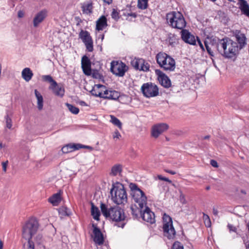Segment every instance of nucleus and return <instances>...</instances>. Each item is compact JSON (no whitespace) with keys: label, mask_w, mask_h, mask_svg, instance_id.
I'll use <instances>...</instances> for the list:
<instances>
[{"label":"nucleus","mask_w":249,"mask_h":249,"mask_svg":"<svg viewBox=\"0 0 249 249\" xmlns=\"http://www.w3.org/2000/svg\"><path fill=\"white\" fill-rule=\"evenodd\" d=\"M210 44L225 58H232L239 53L237 42L230 37L226 36L219 39L216 37L212 36Z\"/></svg>","instance_id":"obj_1"},{"label":"nucleus","mask_w":249,"mask_h":249,"mask_svg":"<svg viewBox=\"0 0 249 249\" xmlns=\"http://www.w3.org/2000/svg\"><path fill=\"white\" fill-rule=\"evenodd\" d=\"M100 208L103 215L107 218L117 223L119 227L123 228L126 223V216L124 210L119 207H111L108 208L107 206L103 203H101Z\"/></svg>","instance_id":"obj_2"},{"label":"nucleus","mask_w":249,"mask_h":249,"mask_svg":"<svg viewBox=\"0 0 249 249\" xmlns=\"http://www.w3.org/2000/svg\"><path fill=\"white\" fill-rule=\"evenodd\" d=\"M110 193L115 203L120 205L127 202V194L123 184L119 182L113 183Z\"/></svg>","instance_id":"obj_3"},{"label":"nucleus","mask_w":249,"mask_h":249,"mask_svg":"<svg viewBox=\"0 0 249 249\" xmlns=\"http://www.w3.org/2000/svg\"><path fill=\"white\" fill-rule=\"evenodd\" d=\"M166 20L169 25L173 28L184 30L186 22L183 15L179 12L172 11L166 15Z\"/></svg>","instance_id":"obj_4"},{"label":"nucleus","mask_w":249,"mask_h":249,"mask_svg":"<svg viewBox=\"0 0 249 249\" xmlns=\"http://www.w3.org/2000/svg\"><path fill=\"white\" fill-rule=\"evenodd\" d=\"M129 186L131 191L130 195L134 201L138 204L140 208L143 209L147 204V197L144 193L135 183H131Z\"/></svg>","instance_id":"obj_5"},{"label":"nucleus","mask_w":249,"mask_h":249,"mask_svg":"<svg viewBox=\"0 0 249 249\" xmlns=\"http://www.w3.org/2000/svg\"><path fill=\"white\" fill-rule=\"evenodd\" d=\"M38 225V221L36 218H30L23 227V237L26 239L31 240L32 236L36 233Z\"/></svg>","instance_id":"obj_6"},{"label":"nucleus","mask_w":249,"mask_h":249,"mask_svg":"<svg viewBox=\"0 0 249 249\" xmlns=\"http://www.w3.org/2000/svg\"><path fill=\"white\" fill-rule=\"evenodd\" d=\"M163 231L164 235L169 239H173L175 238L176 231L173 225V221L171 217L164 213L163 217Z\"/></svg>","instance_id":"obj_7"},{"label":"nucleus","mask_w":249,"mask_h":249,"mask_svg":"<svg viewBox=\"0 0 249 249\" xmlns=\"http://www.w3.org/2000/svg\"><path fill=\"white\" fill-rule=\"evenodd\" d=\"M143 95L147 98L155 97L159 95V89L157 85L152 83L143 84L141 87Z\"/></svg>","instance_id":"obj_8"},{"label":"nucleus","mask_w":249,"mask_h":249,"mask_svg":"<svg viewBox=\"0 0 249 249\" xmlns=\"http://www.w3.org/2000/svg\"><path fill=\"white\" fill-rule=\"evenodd\" d=\"M128 67L125 63L121 61H112L111 63L110 71L116 76L119 77L123 76L125 72L127 71Z\"/></svg>","instance_id":"obj_9"},{"label":"nucleus","mask_w":249,"mask_h":249,"mask_svg":"<svg viewBox=\"0 0 249 249\" xmlns=\"http://www.w3.org/2000/svg\"><path fill=\"white\" fill-rule=\"evenodd\" d=\"M79 37L85 45L87 50L89 52H92L93 50V40L89 32L81 29L79 34Z\"/></svg>","instance_id":"obj_10"},{"label":"nucleus","mask_w":249,"mask_h":249,"mask_svg":"<svg viewBox=\"0 0 249 249\" xmlns=\"http://www.w3.org/2000/svg\"><path fill=\"white\" fill-rule=\"evenodd\" d=\"M234 36L235 37V42L239 51L243 49L247 44V38L244 34L241 32L240 30H236L234 33Z\"/></svg>","instance_id":"obj_11"},{"label":"nucleus","mask_w":249,"mask_h":249,"mask_svg":"<svg viewBox=\"0 0 249 249\" xmlns=\"http://www.w3.org/2000/svg\"><path fill=\"white\" fill-rule=\"evenodd\" d=\"M155 73L158 75V80L160 84L165 88H168L171 86L169 78L160 70H156Z\"/></svg>","instance_id":"obj_12"},{"label":"nucleus","mask_w":249,"mask_h":249,"mask_svg":"<svg viewBox=\"0 0 249 249\" xmlns=\"http://www.w3.org/2000/svg\"><path fill=\"white\" fill-rule=\"evenodd\" d=\"M169 126L165 123H160L154 125L152 129V136L158 138L162 133L167 130Z\"/></svg>","instance_id":"obj_13"},{"label":"nucleus","mask_w":249,"mask_h":249,"mask_svg":"<svg viewBox=\"0 0 249 249\" xmlns=\"http://www.w3.org/2000/svg\"><path fill=\"white\" fill-rule=\"evenodd\" d=\"M141 216L144 221L149 222L151 224H153L155 222L154 213L146 206L143 211L142 210Z\"/></svg>","instance_id":"obj_14"},{"label":"nucleus","mask_w":249,"mask_h":249,"mask_svg":"<svg viewBox=\"0 0 249 249\" xmlns=\"http://www.w3.org/2000/svg\"><path fill=\"white\" fill-rule=\"evenodd\" d=\"M92 227L94 234L93 241L98 245H102L104 242L103 234L102 233L100 229L95 224H92Z\"/></svg>","instance_id":"obj_15"},{"label":"nucleus","mask_w":249,"mask_h":249,"mask_svg":"<svg viewBox=\"0 0 249 249\" xmlns=\"http://www.w3.org/2000/svg\"><path fill=\"white\" fill-rule=\"evenodd\" d=\"M91 61L87 55H84L81 59V67L84 73L88 76L91 75Z\"/></svg>","instance_id":"obj_16"},{"label":"nucleus","mask_w":249,"mask_h":249,"mask_svg":"<svg viewBox=\"0 0 249 249\" xmlns=\"http://www.w3.org/2000/svg\"><path fill=\"white\" fill-rule=\"evenodd\" d=\"M181 38L185 42L191 45L196 44V39L195 36L191 34L187 30H183L181 31Z\"/></svg>","instance_id":"obj_17"},{"label":"nucleus","mask_w":249,"mask_h":249,"mask_svg":"<svg viewBox=\"0 0 249 249\" xmlns=\"http://www.w3.org/2000/svg\"><path fill=\"white\" fill-rule=\"evenodd\" d=\"M156 60L157 63L160 66L161 64H164L166 61H167L169 63V64L171 65L170 67L173 68V66L172 65V63H173V61L171 59V56L165 53L160 52L158 53L156 55Z\"/></svg>","instance_id":"obj_18"},{"label":"nucleus","mask_w":249,"mask_h":249,"mask_svg":"<svg viewBox=\"0 0 249 249\" xmlns=\"http://www.w3.org/2000/svg\"><path fill=\"white\" fill-rule=\"evenodd\" d=\"M47 16V11L43 9L36 14L33 19V25L35 27H37L41 23Z\"/></svg>","instance_id":"obj_19"},{"label":"nucleus","mask_w":249,"mask_h":249,"mask_svg":"<svg viewBox=\"0 0 249 249\" xmlns=\"http://www.w3.org/2000/svg\"><path fill=\"white\" fill-rule=\"evenodd\" d=\"M106 89V86L103 85L96 84L90 91V93L95 97H99L103 98V92H104Z\"/></svg>","instance_id":"obj_20"},{"label":"nucleus","mask_w":249,"mask_h":249,"mask_svg":"<svg viewBox=\"0 0 249 249\" xmlns=\"http://www.w3.org/2000/svg\"><path fill=\"white\" fill-rule=\"evenodd\" d=\"M49 89H52L53 93L57 96L62 97L65 93V89L63 85L61 84L56 85H50Z\"/></svg>","instance_id":"obj_21"},{"label":"nucleus","mask_w":249,"mask_h":249,"mask_svg":"<svg viewBox=\"0 0 249 249\" xmlns=\"http://www.w3.org/2000/svg\"><path fill=\"white\" fill-rule=\"evenodd\" d=\"M103 98L116 100L119 96L120 93L115 90H108L106 89L103 92Z\"/></svg>","instance_id":"obj_22"},{"label":"nucleus","mask_w":249,"mask_h":249,"mask_svg":"<svg viewBox=\"0 0 249 249\" xmlns=\"http://www.w3.org/2000/svg\"><path fill=\"white\" fill-rule=\"evenodd\" d=\"M107 26V20L105 16H102L96 22V30L102 31Z\"/></svg>","instance_id":"obj_23"},{"label":"nucleus","mask_w":249,"mask_h":249,"mask_svg":"<svg viewBox=\"0 0 249 249\" xmlns=\"http://www.w3.org/2000/svg\"><path fill=\"white\" fill-rule=\"evenodd\" d=\"M238 5L242 13L249 18V5L246 0H238Z\"/></svg>","instance_id":"obj_24"},{"label":"nucleus","mask_w":249,"mask_h":249,"mask_svg":"<svg viewBox=\"0 0 249 249\" xmlns=\"http://www.w3.org/2000/svg\"><path fill=\"white\" fill-rule=\"evenodd\" d=\"M82 146V144H68L63 146L61 150L64 153H68L75 150H78L81 148Z\"/></svg>","instance_id":"obj_25"},{"label":"nucleus","mask_w":249,"mask_h":249,"mask_svg":"<svg viewBox=\"0 0 249 249\" xmlns=\"http://www.w3.org/2000/svg\"><path fill=\"white\" fill-rule=\"evenodd\" d=\"M22 77L27 82L29 81L33 76V73L29 68L24 69L22 71Z\"/></svg>","instance_id":"obj_26"},{"label":"nucleus","mask_w":249,"mask_h":249,"mask_svg":"<svg viewBox=\"0 0 249 249\" xmlns=\"http://www.w3.org/2000/svg\"><path fill=\"white\" fill-rule=\"evenodd\" d=\"M48 201L53 206H57L61 201L60 193L59 192L53 194L49 198Z\"/></svg>","instance_id":"obj_27"},{"label":"nucleus","mask_w":249,"mask_h":249,"mask_svg":"<svg viewBox=\"0 0 249 249\" xmlns=\"http://www.w3.org/2000/svg\"><path fill=\"white\" fill-rule=\"evenodd\" d=\"M91 214L93 218L96 220H99L100 212L98 208L95 206L92 202L91 203Z\"/></svg>","instance_id":"obj_28"},{"label":"nucleus","mask_w":249,"mask_h":249,"mask_svg":"<svg viewBox=\"0 0 249 249\" xmlns=\"http://www.w3.org/2000/svg\"><path fill=\"white\" fill-rule=\"evenodd\" d=\"M171 59L173 61V63H172V65L173 66V68L170 67H171L170 65L169 64V63L167 61H166L164 64H161L160 67L161 68H163V69L165 71H173L175 70L176 68V62L175 60L171 57Z\"/></svg>","instance_id":"obj_29"},{"label":"nucleus","mask_w":249,"mask_h":249,"mask_svg":"<svg viewBox=\"0 0 249 249\" xmlns=\"http://www.w3.org/2000/svg\"><path fill=\"white\" fill-rule=\"evenodd\" d=\"M142 209L138 208L136 206H131L130 207L131 213L134 218H137L139 217V213L141 214V212Z\"/></svg>","instance_id":"obj_30"},{"label":"nucleus","mask_w":249,"mask_h":249,"mask_svg":"<svg viewBox=\"0 0 249 249\" xmlns=\"http://www.w3.org/2000/svg\"><path fill=\"white\" fill-rule=\"evenodd\" d=\"M82 10L84 13L87 14H90L92 13V2L88 3H84L82 6Z\"/></svg>","instance_id":"obj_31"},{"label":"nucleus","mask_w":249,"mask_h":249,"mask_svg":"<svg viewBox=\"0 0 249 249\" xmlns=\"http://www.w3.org/2000/svg\"><path fill=\"white\" fill-rule=\"evenodd\" d=\"M122 171V166L120 164H115L111 168L110 174L113 176H116L118 173Z\"/></svg>","instance_id":"obj_32"},{"label":"nucleus","mask_w":249,"mask_h":249,"mask_svg":"<svg viewBox=\"0 0 249 249\" xmlns=\"http://www.w3.org/2000/svg\"><path fill=\"white\" fill-rule=\"evenodd\" d=\"M143 62L142 58H135L131 62L132 66L137 70H140L141 64Z\"/></svg>","instance_id":"obj_33"},{"label":"nucleus","mask_w":249,"mask_h":249,"mask_svg":"<svg viewBox=\"0 0 249 249\" xmlns=\"http://www.w3.org/2000/svg\"><path fill=\"white\" fill-rule=\"evenodd\" d=\"M212 37H207V39L208 40H209V41H210V39ZM210 43V42L209 43ZM204 44H205V48L206 49V50L208 52V53L210 55H211V56H214V54H213V51H212V48L213 49H215V48H213L212 46H211V47L210 46V45H209L208 44V42L207 40H205L204 41ZM210 45H212L211 44H210Z\"/></svg>","instance_id":"obj_34"},{"label":"nucleus","mask_w":249,"mask_h":249,"mask_svg":"<svg viewBox=\"0 0 249 249\" xmlns=\"http://www.w3.org/2000/svg\"><path fill=\"white\" fill-rule=\"evenodd\" d=\"M110 122L115 125L118 126L120 129L122 128V124L121 121L113 115H110Z\"/></svg>","instance_id":"obj_35"},{"label":"nucleus","mask_w":249,"mask_h":249,"mask_svg":"<svg viewBox=\"0 0 249 249\" xmlns=\"http://www.w3.org/2000/svg\"><path fill=\"white\" fill-rule=\"evenodd\" d=\"M66 106L67 107L69 111L72 113L74 114H77L79 113V109L75 106L69 103H66Z\"/></svg>","instance_id":"obj_36"},{"label":"nucleus","mask_w":249,"mask_h":249,"mask_svg":"<svg viewBox=\"0 0 249 249\" xmlns=\"http://www.w3.org/2000/svg\"><path fill=\"white\" fill-rule=\"evenodd\" d=\"M148 0H138V7L141 9H145L148 6Z\"/></svg>","instance_id":"obj_37"},{"label":"nucleus","mask_w":249,"mask_h":249,"mask_svg":"<svg viewBox=\"0 0 249 249\" xmlns=\"http://www.w3.org/2000/svg\"><path fill=\"white\" fill-rule=\"evenodd\" d=\"M42 78L43 81L50 83L51 85H56V82L53 79V78L51 75H43Z\"/></svg>","instance_id":"obj_38"},{"label":"nucleus","mask_w":249,"mask_h":249,"mask_svg":"<svg viewBox=\"0 0 249 249\" xmlns=\"http://www.w3.org/2000/svg\"><path fill=\"white\" fill-rule=\"evenodd\" d=\"M168 41L169 45L172 46H174L175 44L177 43V38L175 35L173 34H170L168 37Z\"/></svg>","instance_id":"obj_39"},{"label":"nucleus","mask_w":249,"mask_h":249,"mask_svg":"<svg viewBox=\"0 0 249 249\" xmlns=\"http://www.w3.org/2000/svg\"><path fill=\"white\" fill-rule=\"evenodd\" d=\"M150 66L148 63H146L145 60L143 59V62L141 64L140 71H148L149 70Z\"/></svg>","instance_id":"obj_40"},{"label":"nucleus","mask_w":249,"mask_h":249,"mask_svg":"<svg viewBox=\"0 0 249 249\" xmlns=\"http://www.w3.org/2000/svg\"><path fill=\"white\" fill-rule=\"evenodd\" d=\"M92 77L93 78L101 79L103 78V75L99 73V71L97 70H91Z\"/></svg>","instance_id":"obj_41"},{"label":"nucleus","mask_w":249,"mask_h":249,"mask_svg":"<svg viewBox=\"0 0 249 249\" xmlns=\"http://www.w3.org/2000/svg\"><path fill=\"white\" fill-rule=\"evenodd\" d=\"M28 240L27 245L24 244L23 249H35V245L33 241L30 239Z\"/></svg>","instance_id":"obj_42"},{"label":"nucleus","mask_w":249,"mask_h":249,"mask_svg":"<svg viewBox=\"0 0 249 249\" xmlns=\"http://www.w3.org/2000/svg\"><path fill=\"white\" fill-rule=\"evenodd\" d=\"M5 119L6 127L9 129H11L12 126V121L11 118L9 117L8 113H7L5 116Z\"/></svg>","instance_id":"obj_43"},{"label":"nucleus","mask_w":249,"mask_h":249,"mask_svg":"<svg viewBox=\"0 0 249 249\" xmlns=\"http://www.w3.org/2000/svg\"><path fill=\"white\" fill-rule=\"evenodd\" d=\"M59 213L62 215L69 216L70 214L69 210L65 207H62V208H60L59 210Z\"/></svg>","instance_id":"obj_44"},{"label":"nucleus","mask_w":249,"mask_h":249,"mask_svg":"<svg viewBox=\"0 0 249 249\" xmlns=\"http://www.w3.org/2000/svg\"><path fill=\"white\" fill-rule=\"evenodd\" d=\"M172 249H184L183 246L179 241H176L172 245Z\"/></svg>","instance_id":"obj_45"},{"label":"nucleus","mask_w":249,"mask_h":249,"mask_svg":"<svg viewBox=\"0 0 249 249\" xmlns=\"http://www.w3.org/2000/svg\"><path fill=\"white\" fill-rule=\"evenodd\" d=\"M205 225L207 227H210L211 225V222L209 216L206 214H203Z\"/></svg>","instance_id":"obj_46"},{"label":"nucleus","mask_w":249,"mask_h":249,"mask_svg":"<svg viewBox=\"0 0 249 249\" xmlns=\"http://www.w3.org/2000/svg\"><path fill=\"white\" fill-rule=\"evenodd\" d=\"M111 16L112 18L116 21H118L120 18L119 13L115 9H113Z\"/></svg>","instance_id":"obj_47"},{"label":"nucleus","mask_w":249,"mask_h":249,"mask_svg":"<svg viewBox=\"0 0 249 249\" xmlns=\"http://www.w3.org/2000/svg\"><path fill=\"white\" fill-rule=\"evenodd\" d=\"M43 97H39L37 99V108L38 110H41L43 108Z\"/></svg>","instance_id":"obj_48"},{"label":"nucleus","mask_w":249,"mask_h":249,"mask_svg":"<svg viewBox=\"0 0 249 249\" xmlns=\"http://www.w3.org/2000/svg\"><path fill=\"white\" fill-rule=\"evenodd\" d=\"M158 178L160 180H164V181L168 182L169 183L172 182V181L171 180H170L169 178H165V177H163L161 175H158Z\"/></svg>","instance_id":"obj_49"},{"label":"nucleus","mask_w":249,"mask_h":249,"mask_svg":"<svg viewBox=\"0 0 249 249\" xmlns=\"http://www.w3.org/2000/svg\"><path fill=\"white\" fill-rule=\"evenodd\" d=\"M180 195L179 196V199L181 203L182 204H185L186 203V200L185 198L184 195L182 193V192L180 191Z\"/></svg>","instance_id":"obj_50"},{"label":"nucleus","mask_w":249,"mask_h":249,"mask_svg":"<svg viewBox=\"0 0 249 249\" xmlns=\"http://www.w3.org/2000/svg\"><path fill=\"white\" fill-rule=\"evenodd\" d=\"M196 41L197 42L198 44L199 45V46H200V48L201 49V50L203 51H205L204 47V46H203V44H202L200 39L197 36H196Z\"/></svg>","instance_id":"obj_51"},{"label":"nucleus","mask_w":249,"mask_h":249,"mask_svg":"<svg viewBox=\"0 0 249 249\" xmlns=\"http://www.w3.org/2000/svg\"><path fill=\"white\" fill-rule=\"evenodd\" d=\"M75 20L77 22L76 23V26H79L80 25V23L82 22V20L79 17H75L74 18Z\"/></svg>","instance_id":"obj_52"},{"label":"nucleus","mask_w":249,"mask_h":249,"mask_svg":"<svg viewBox=\"0 0 249 249\" xmlns=\"http://www.w3.org/2000/svg\"><path fill=\"white\" fill-rule=\"evenodd\" d=\"M121 137V135L120 133H119V132L117 130H116L114 132V134H113V138L114 139H115V138L119 139Z\"/></svg>","instance_id":"obj_53"},{"label":"nucleus","mask_w":249,"mask_h":249,"mask_svg":"<svg viewBox=\"0 0 249 249\" xmlns=\"http://www.w3.org/2000/svg\"><path fill=\"white\" fill-rule=\"evenodd\" d=\"M8 161L7 160L2 163V170L4 172L6 171L7 166L8 165Z\"/></svg>","instance_id":"obj_54"},{"label":"nucleus","mask_w":249,"mask_h":249,"mask_svg":"<svg viewBox=\"0 0 249 249\" xmlns=\"http://www.w3.org/2000/svg\"><path fill=\"white\" fill-rule=\"evenodd\" d=\"M210 163L214 167H218V163L217 161L215 160H211Z\"/></svg>","instance_id":"obj_55"},{"label":"nucleus","mask_w":249,"mask_h":249,"mask_svg":"<svg viewBox=\"0 0 249 249\" xmlns=\"http://www.w3.org/2000/svg\"><path fill=\"white\" fill-rule=\"evenodd\" d=\"M228 227L230 230V231H236V228L234 226H233L232 225H231V224H228Z\"/></svg>","instance_id":"obj_56"},{"label":"nucleus","mask_w":249,"mask_h":249,"mask_svg":"<svg viewBox=\"0 0 249 249\" xmlns=\"http://www.w3.org/2000/svg\"><path fill=\"white\" fill-rule=\"evenodd\" d=\"M35 95H36L37 99H38L39 98H39L42 97V96L40 94V93L36 89H35Z\"/></svg>","instance_id":"obj_57"},{"label":"nucleus","mask_w":249,"mask_h":249,"mask_svg":"<svg viewBox=\"0 0 249 249\" xmlns=\"http://www.w3.org/2000/svg\"><path fill=\"white\" fill-rule=\"evenodd\" d=\"M164 171L171 175H175L176 174V172L168 169H165Z\"/></svg>","instance_id":"obj_58"},{"label":"nucleus","mask_w":249,"mask_h":249,"mask_svg":"<svg viewBox=\"0 0 249 249\" xmlns=\"http://www.w3.org/2000/svg\"><path fill=\"white\" fill-rule=\"evenodd\" d=\"M213 213L214 215L217 216L218 213V211L216 208L213 207Z\"/></svg>","instance_id":"obj_59"},{"label":"nucleus","mask_w":249,"mask_h":249,"mask_svg":"<svg viewBox=\"0 0 249 249\" xmlns=\"http://www.w3.org/2000/svg\"><path fill=\"white\" fill-rule=\"evenodd\" d=\"M127 16L136 18L137 17V14L135 13H130L127 14Z\"/></svg>","instance_id":"obj_60"},{"label":"nucleus","mask_w":249,"mask_h":249,"mask_svg":"<svg viewBox=\"0 0 249 249\" xmlns=\"http://www.w3.org/2000/svg\"><path fill=\"white\" fill-rule=\"evenodd\" d=\"M24 16V13L21 11H19L18 12V18H22Z\"/></svg>","instance_id":"obj_61"},{"label":"nucleus","mask_w":249,"mask_h":249,"mask_svg":"<svg viewBox=\"0 0 249 249\" xmlns=\"http://www.w3.org/2000/svg\"><path fill=\"white\" fill-rule=\"evenodd\" d=\"M104 2L109 4L112 3V0H102Z\"/></svg>","instance_id":"obj_62"},{"label":"nucleus","mask_w":249,"mask_h":249,"mask_svg":"<svg viewBox=\"0 0 249 249\" xmlns=\"http://www.w3.org/2000/svg\"><path fill=\"white\" fill-rule=\"evenodd\" d=\"M82 147L81 148H87V149H89L90 150H92L93 149V148L91 146H87V145H82Z\"/></svg>","instance_id":"obj_63"},{"label":"nucleus","mask_w":249,"mask_h":249,"mask_svg":"<svg viewBox=\"0 0 249 249\" xmlns=\"http://www.w3.org/2000/svg\"><path fill=\"white\" fill-rule=\"evenodd\" d=\"M79 104L82 106H88L87 104H86V103L83 101H80L79 102Z\"/></svg>","instance_id":"obj_64"}]
</instances>
